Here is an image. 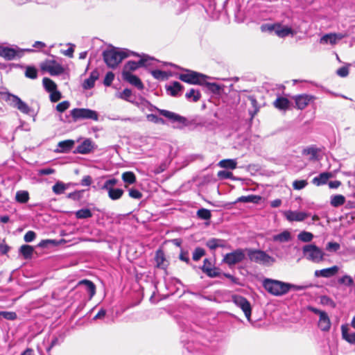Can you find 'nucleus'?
Instances as JSON below:
<instances>
[{
	"instance_id": "13",
	"label": "nucleus",
	"mask_w": 355,
	"mask_h": 355,
	"mask_svg": "<svg viewBox=\"0 0 355 355\" xmlns=\"http://www.w3.org/2000/svg\"><path fill=\"white\" fill-rule=\"evenodd\" d=\"M268 30L274 31L279 37H285L289 35H293L295 34L291 28L279 24L268 26Z\"/></svg>"
},
{
	"instance_id": "6",
	"label": "nucleus",
	"mask_w": 355,
	"mask_h": 355,
	"mask_svg": "<svg viewBox=\"0 0 355 355\" xmlns=\"http://www.w3.org/2000/svg\"><path fill=\"white\" fill-rule=\"evenodd\" d=\"M304 257L314 263H320L324 260V252L313 244L306 245L302 249Z\"/></svg>"
},
{
	"instance_id": "52",
	"label": "nucleus",
	"mask_w": 355,
	"mask_h": 355,
	"mask_svg": "<svg viewBox=\"0 0 355 355\" xmlns=\"http://www.w3.org/2000/svg\"><path fill=\"white\" fill-rule=\"evenodd\" d=\"M308 182L305 180H296L293 182V187L295 190H301L306 187Z\"/></svg>"
},
{
	"instance_id": "33",
	"label": "nucleus",
	"mask_w": 355,
	"mask_h": 355,
	"mask_svg": "<svg viewBox=\"0 0 355 355\" xmlns=\"http://www.w3.org/2000/svg\"><path fill=\"white\" fill-rule=\"evenodd\" d=\"M201 270L204 273H205L208 277L214 278L219 277L220 275V269L216 267H207L206 266H202L201 267Z\"/></svg>"
},
{
	"instance_id": "44",
	"label": "nucleus",
	"mask_w": 355,
	"mask_h": 355,
	"mask_svg": "<svg viewBox=\"0 0 355 355\" xmlns=\"http://www.w3.org/2000/svg\"><path fill=\"white\" fill-rule=\"evenodd\" d=\"M42 83L44 87L49 92H51L57 89L56 84L49 78H44L42 80Z\"/></svg>"
},
{
	"instance_id": "5",
	"label": "nucleus",
	"mask_w": 355,
	"mask_h": 355,
	"mask_svg": "<svg viewBox=\"0 0 355 355\" xmlns=\"http://www.w3.org/2000/svg\"><path fill=\"white\" fill-rule=\"evenodd\" d=\"M185 71V73H180L178 78L191 85H204L206 83V80L209 78L207 76L197 71L189 69H186Z\"/></svg>"
},
{
	"instance_id": "60",
	"label": "nucleus",
	"mask_w": 355,
	"mask_h": 355,
	"mask_svg": "<svg viewBox=\"0 0 355 355\" xmlns=\"http://www.w3.org/2000/svg\"><path fill=\"white\" fill-rule=\"evenodd\" d=\"M340 248L339 243L336 242H329L326 245V250L329 252H336Z\"/></svg>"
},
{
	"instance_id": "26",
	"label": "nucleus",
	"mask_w": 355,
	"mask_h": 355,
	"mask_svg": "<svg viewBox=\"0 0 355 355\" xmlns=\"http://www.w3.org/2000/svg\"><path fill=\"white\" fill-rule=\"evenodd\" d=\"M319 151L320 149L318 148H317L314 145H311L303 149L302 155L309 156L310 160H315L318 157V154Z\"/></svg>"
},
{
	"instance_id": "23",
	"label": "nucleus",
	"mask_w": 355,
	"mask_h": 355,
	"mask_svg": "<svg viewBox=\"0 0 355 355\" xmlns=\"http://www.w3.org/2000/svg\"><path fill=\"white\" fill-rule=\"evenodd\" d=\"M318 326L322 331H329L331 328V321L327 313L320 315L319 318Z\"/></svg>"
},
{
	"instance_id": "62",
	"label": "nucleus",
	"mask_w": 355,
	"mask_h": 355,
	"mask_svg": "<svg viewBox=\"0 0 355 355\" xmlns=\"http://www.w3.org/2000/svg\"><path fill=\"white\" fill-rule=\"evenodd\" d=\"M36 237V234L35 232L33 231H28L24 236V239L26 242L27 243H30V242H32Z\"/></svg>"
},
{
	"instance_id": "53",
	"label": "nucleus",
	"mask_w": 355,
	"mask_h": 355,
	"mask_svg": "<svg viewBox=\"0 0 355 355\" xmlns=\"http://www.w3.org/2000/svg\"><path fill=\"white\" fill-rule=\"evenodd\" d=\"M131 96L132 91L129 89H125L122 92L117 94L118 98L130 102H132V101L130 99Z\"/></svg>"
},
{
	"instance_id": "45",
	"label": "nucleus",
	"mask_w": 355,
	"mask_h": 355,
	"mask_svg": "<svg viewBox=\"0 0 355 355\" xmlns=\"http://www.w3.org/2000/svg\"><path fill=\"white\" fill-rule=\"evenodd\" d=\"M313 235L312 233L302 231L297 235V239L302 242H310L312 241Z\"/></svg>"
},
{
	"instance_id": "37",
	"label": "nucleus",
	"mask_w": 355,
	"mask_h": 355,
	"mask_svg": "<svg viewBox=\"0 0 355 355\" xmlns=\"http://www.w3.org/2000/svg\"><path fill=\"white\" fill-rule=\"evenodd\" d=\"M69 184H64L62 182H57L52 187L53 193L56 195L64 193V191L69 188Z\"/></svg>"
},
{
	"instance_id": "15",
	"label": "nucleus",
	"mask_w": 355,
	"mask_h": 355,
	"mask_svg": "<svg viewBox=\"0 0 355 355\" xmlns=\"http://www.w3.org/2000/svg\"><path fill=\"white\" fill-rule=\"evenodd\" d=\"M296 107L299 110H304L306 106L315 99V97L309 94H300L293 97Z\"/></svg>"
},
{
	"instance_id": "21",
	"label": "nucleus",
	"mask_w": 355,
	"mask_h": 355,
	"mask_svg": "<svg viewBox=\"0 0 355 355\" xmlns=\"http://www.w3.org/2000/svg\"><path fill=\"white\" fill-rule=\"evenodd\" d=\"M99 77V73L97 70L92 71L88 78L85 79L83 83V87L85 89H90L94 87L95 82Z\"/></svg>"
},
{
	"instance_id": "30",
	"label": "nucleus",
	"mask_w": 355,
	"mask_h": 355,
	"mask_svg": "<svg viewBox=\"0 0 355 355\" xmlns=\"http://www.w3.org/2000/svg\"><path fill=\"white\" fill-rule=\"evenodd\" d=\"M342 337L347 343L352 345H355V332L349 333L347 328L343 325L341 327Z\"/></svg>"
},
{
	"instance_id": "59",
	"label": "nucleus",
	"mask_w": 355,
	"mask_h": 355,
	"mask_svg": "<svg viewBox=\"0 0 355 355\" xmlns=\"http://www.w3.org/2000/svg\"><path fill=\"white\" fill-rule=\"evenodd\" d=\"M50 93V100L53 103L58 102L62 98L61 93L59 91H58L57 89L51 92Z\"/></svg>"
},
{
	"instance_id": "41",
	"label": "nucleus",
	"mask_w": 355,
	"mask_h": 355,
	"mask_svg": "<svg viewBox=\"0 0 355 355\" xmlns=\"http://www.w3.org/2000/svg\"><path fill=\"white\" fill-rule=\"evenodd\" d=\"M345 202L344 196L338 194L331 197V205L334 207H338L343 205Z\"/></svg>"
},
{
	"instance_id": "7",
	"label": "nucleus",
	"mask_w": 355,
	"mask_h": 355,
	"mask_svg": "<svg viewBox=\"0 0 355 355\" xmlns=\"http://www.w3.org/2000/svg\"><path fill=\"white\" fill-rule=\"evenodd\" d=\"M157 110L161 115L168 119L171 122L178 123L176 126L177 128L182 129L184 127H187L192 124V121L188 120L186 117L180 116L175 112L166 110Z\"/></svg>"
},
{
	"instance_id": "2",
	"label": "nucleus",
	"mask_w": 355,
	"mask_h": 355,
	"mask_svg": "<svg viewBox=\"0 0 355 355\" xmlns=\"http://www.w3.org/2000/svg\"><path fill=\"white\" fill-rule=\"evenodd\" d=\"M129 56L126 50L117 51L115 49L104 51L103 58L108 67L114 69L125 58Z\"/></svg>"
},
{
	"instance_id": "3",
	"label": "nucleus",
	"mask_w": 355,
	"mask_h": 355,
	"mask_svg": "<svg viewBox=\"0 0 355 355\" xmlns=\"http://www.w3.org/2000/svg\"><path fill=\"white\" fill-rule=\"evenodd\" d=\"M0 100L5 101L9 105L24 114H29L31 112V108L20 98L8 92L0 91Z\"/></svg>"
},
{
	"instance_id": "16",
	"label": "nucleus",
	"mask_w": 355,
	"mask_h": 355,
	"mask_svg": "<svg viewBox=\"0 0 355 355\" xmlns=\"http://www.w3.org/2000/svg\"><path fill=\"white\" fill-rule=\"evenodd\" d=\"M122 78L124 80L135 86L139 90H142L144 85L139 78L132 73L122 72Z\"/></svg>"
},
{
	"instance_id": "32",
	"label": "nucleus",
	"mask_w": 355,
	"mask_h": 355,
	"mask_svg": "<svg viewBox=\"0 0 355 355\" xmlns=\"http://www.w3.org/2000/svg\"><path fill=\"white\" fill-rule=\"evenodd\" d=\"M291 240V234L287 230H285V231L282 232V233L275 234L272 236L273 241H277V242H280V243L288 242Z\"/></svg>"
},
{
	"instance_id": "8",
	"label": "nucleus",
	"mask_w": 355,
	"mask_h": 355,
	"mask_svg": "<svg viewBox=\"0 0 355 355\" xmlns=\"http://www.w3.org/2000/svg\"><path fill=\"white\" fill-rule=\"evenodd\" d=\"M70 113L73 121L79 119H92L96 121L98 120L97 112L87 108H74Z\"/></svg>"
},
{
	"instance_id": "57",
	"label": "nucleus",
	"mask_w": 355,
	"mask_h": 355,
	"mask_svg": "<svg viewBox=\"0 0 355 355\" xmlns=\"http://www.w3.org/2000/svg\"><path fill=\"white\" fill-rule=\"evenodd\" d=\"M114 73L112 71L107 72L105 76V78L103 80V84L107 87L110 86L112 83V81L114 80Z\"/></svg>"
},
{
	"instance_id": "25",
	"label": "nucleus",
	"mask_w": 355,
	"mask_h": 355,
	"mask_svg": "<svg viewBox=\"0 0 355 355\" xmlns=\"http://www.w3.org/2000/svg\"><path fill=\"white\" fill-rule=\"evenodd\" d=\"M77 286H83L91 297L95 295L96 286L92 281L87 279L81 280L78 283Z\"/></svg>"
},
{
	"instance_id": "64",
	"label": "nucleus",
	"mask_w": 355,
	"mask_h": 355,
	"mask_svg": "<svg viewBox=\"0 0 355 355\" xmlns=\"http://www.w3.org/2000/svg\"><path fill=\"white\" fill-rule=\"evenodd\" d=\"M55 172V169L51 168H42L38 171L39 175H48L53 174Z\"/></svg>"
},
{
	"instance_id": "36",
	"label": "nucleus",
	"mask_w": 355,
	"mask_h": 355,
	"mask_svg": "<svg viewBox=\"0 0 355 355\" xmlns=\"http://www.w3.org/2000/svg\"><path fill=\"white\" fill-rule=\"evenodd\" d=\"M185 97L188 101L197 102L201 98V94L199 90L192 88L186 93Z\"/></svg>"
},
{
	"instance_id": "35",
	"label": "nucleus",
	"mask_w": 355,
	"mask_h": 355,
	"mask_svg": "<svg viewBox=\"0 0 355 355\" xmlns=\"http://www.w3.org/2000/svg\"><path fill=\"white\" fill-rule=\"evenodd\" d=\"M122 180L125 184V187L127 188L128 185L132 184L136 182V176L132 171L124 172L121 175Z\"/></svg>"
},
{
	"instance_id": "1",
	"label": "nucleus",
	"mask_w": 355,
	"mask_h": 355,
	"mask_svg": "<svg viewBox=\"0 0 355 355\" xmlns=\"http://www.w3.org/2000/svg\"><path fill=\"white\" fill-rule=\"evenodd\" d=\"M263 286L269 293L275 296L284 295L291 289L299 291L303 288L301 286H297L271 279H264L263 282Z\"/></svg>"
},
{
	"instance_id": "17",
	"label": "nucleus",
	"mask_w": 355,
	"mask_h": 355,
	"mask_svg": "<svg viewBox=\"0 0 355 355\" xmlns=\"http://www.w3.org/2000/svg\"><path fill=\"white\" fill-rule=\"evenodd\" d=\"M64 338L65 333L63 331H58L54 334L49 345L46 348L47 353L49 354L53 347L61 345L64 342Z\"/></svg>"
},
{
	"instance_id": "19",
	"label": "nucleus",
	"mask_w": 355,
	"mask_h": 355,
	"mask_svg": "<svg viewBox=\"0 0 355 355\" xmlns=\"http://www.w3.org/2000/svg\"><path fill=\"white\" fill-rule=\"evenodd\" d=\"M309 214L303 211H288L285 212V216L289 221H303Z\"/></svg>"
},
{
	"instance_id": "38",
	"label": "nucleus",
	"mask_w": 355,
	"mask_h": 355,
	"mask_svg": "<svg viewBox=\"0 0 355 355\" xmlns=\"http://www.w3.org/2000/svg\"><path fill=\"white\" fill-rule=\"evenodd\" d=\"M206 245L210 250H215L217 248H223L225 246L224 241L223 240L218 239H211L208 240L206 243Z\"/></svg>"
},
{
	"instance_id": "48",
	"label": "nucleus",
	"mask_w": 355,
	"mask_h": 355,
	"mask_svg": "<svg viewBox=\"0 0 355 355\" xmlns=\"http://www.w3.org/2000/svg\"><path fill=\"white\" fill-rule=\"evenodd\" d=\"M25 76L28 78L35 79L37 77V69L34 67H27L25 71Z\"/></svg>"
},
{
	"instance_id": "47",
	"label": "nucleus",
	"mask_w": 355,
	"mask_h": 355,
	"mask_svg": "<svg viewBox=\"0 0 355 355\" xmlns=\"http://www.w3.org/2000/svg\"><path fill=\"white\" fill-rule=\"evenodd\" d=\"M140 61H144V64H141V67H148L150 66H153L155 62H157L153 58H151L148 55H144L140 59Z\"/></svg>"
},
{
	"instance_id": "28",
	"label": "nucleus",
	"mask_w": 355,
	"mask_h": 355,
	"mask_svg": "<svg viewBox=\"0 0 355 355\" xmlns=\"http://www.w3.org/2000/svg\"><path fill=\"white\" fill-rule=\"evenodd\" d=\"M75 142L73 140H65L58 143V151L60 153H67L73 147Z\"/></svg>"
},
{
	"instance_id": "54",
	"label": "nucleus",
	"mask_w": 355,
	"mask_h": 355,
	"mask_svg": "<svg viewBox=\"0 0 355 355\" xmlns=\"http://www.w3.org/2000/svg\"><path fill=\"white\" fill-rule=\"evenodd\" d=\"M0 317L8 320H14L17 318V314L12 311H0Z\"/></svg>"
},
{
	"instance_id": "10",
	"label": "nucleus",
	"mask_w": 355,
	"mask_h": 355,
	"mask_svg": "<svg viewBox=\"0 0 355 355\" xmlns=\"http://www.w3.org/2000/svg\"><path fill=\"white\" fill-rule=\"evenodd\" d=\"M245 250L239 248L232 252L226 254L223 259V262L232 267L239 263L242 262L245 258Z\"/></svg>"
},
{
	"instance_id": "39",
	"label": "nucleus",
	"mask_w": 355,
	"mask_h": 355,
	"mask_svg": "<svg viewBox=\"0 0 355 355\" xmlns=\"http://www.w3.org/2000/svg\"><path fill=\"white\" fill-rule=\"evenodd\" d=\"M236 161L235 159H223L220 161L218 163V166L220 167L227 169H234L236 168Z\"/></svg>"
},
{
	"instance_id": "61",
	"label": "nucleus",
	"mask_w": 355,
	"mask_h": 355,
	"mask_svg": "<svg viewBox=\"0 0 355 355\" xmlns=\"http://www.w3.org/2000/svg\"><path fill=\"white\" fill-rule=\"evenodd\" d=\"M128 191L129 196L132 198L139 200L142 198V193L137 189H130Z\"/></svg>"
},
{
	"instance_id": "51",
	"label": "nucleus",
	"mask_w": 355,
	"mask_h": 355,
	"mask_svg": "<svg viewBox=\"0 0 355 355\" xmlns=\"http://www.w3.org/2000/svg\"><path fill=\"white\" fill-rule=\"evenodd\" d=\"M150 73L157 80H164L167 78L166 73L162 70H152L150 71Z\"/></svg>"
},
{
	"instance_id": "27",
	"label": "nucleus",
	"mask_w": 355,
	"mask_h": 355,
	"mask_svg": "<svg viewBox=\"0 0 355 355\" xmlns=\"http://www.w3.org/2000/svg\"><path fill=\"white\" fill-rule=\"evenodd\" d=\"M143 64L144 61H140V60L138 62L130 60L125 64L122 72L131 73L141 67V64Z\"/></svg>"
},
{
	"instance_id": "24",
	"label": "nucleus",
	"mask_w": 355,
	"mask_h": 355,
	"mask_svg": "<svg viewBox=\"0 0 355 355\" xmlns=\"http://www.w3.org/2000/svg\"><path fill=\"white\" fill-rule=\"evenodd\" d=\"M261 200V197L260 196L257 195H249V196H243L238 198L233 204H236L237 202H252L254 204H259Z\"/></svg>"
},
{
	"instance_id": "20",
	"label": "nucleus",
	"mask_w": 355,
	"mask_h": 355,
	"mask_svg": "<svg viewBox=\"0 0 355 355\" xmlns=\"http://www.w3.org/2000/svg\"><path fill=\"white\" fill-rule=\"evenodd\" d=\"M333 177L330 172H323L312 180V183L315 186H321L327 183L328 180Z\"/></svg>"
},
{
	"instance_id": "50",
	"label": "nucleus",
	"mask_w": 355,
	"mask_h": 355,
	"mask_svg": "<svg viewBox=\"0 0 355 355\" xmlns=\"http://www.w3.org/2000/svg\"><path fill=\"white\" fill-rule=\"evenodd\" d=\"M205 254V250L200 247L196 248L193 252V260L195 261H199Z\"/></svg>"
},
{
	"instance_id": "22",
	"label": "nucleus",
	"mask_w": 355,
	"mask_h": 355,
	"mask_svg": "<svg viewBox=\"0 0 355 355\" xmlns=\"http://www.w3.org/2000/svg\"><path fill=\"white\" fill-rule=\"evenodd\" d=\"M17 55V51L12 48L0 46V56L7 60H13Z\"/></svg>"
},
{
	"instance_id": "55",
	"label": "nucleus",
	"mask_w": 355,
	"mask_h": 355,
	"mask_svg": "<svg viewBox=\"0 0 355 355\" xmlns=\"http://www.w3.org/2000/svg\"><path fill=\"white\" fill-rule=\"evenodd\" d=\"M70 107V103L68 101H64L56 105V110L58 112H64Z\"/></svg>"
},
{
	"instance_id": "11",
	"label": "nucleus",
	"mask_w": 355,
	"mask_h": 355,
	"mask_svg": "<svg viewBox=\"0 0 355 355\" xmlns=\"http://www.w3.org/2000/svg\"><path fill=\"white\" fill-rule=\"evenodd\" d=\"M117 183L115 178L109 179L104 183L102 189L107 191L108 196L112 200H116L121 198L123 194V190L121 189L114 188Z\"/></svg>"
},
{
	"instance_id": "14",
	"label": "nucleus",
	"mask_w": 355,
	"mask_h": 355,
	"mask_svg": "<svg viewBox=\"0 0 355 355\" xmlns=\"http://www.w3.org/2000/svg\"><path fill=\"white\" fill-rule=\"evenodd\" d=\"M94 148V144L93 141L90 139H86L76 148L73 153L86 155L92 152Z\"/></svg>"
},
{
	"instance_id": "49",
	"label": "nucleus",
	"mask_w": 355,
	"mask_h": 355,
	"mask_svg": "<svg viewBox=\"0 0 355 355\" xmlns=\"http://www.w3.org/2000/svg\"><path fill=\"white\" fill-rule=\"evenodd\" d=\"M197 216L201 219L209 220L211 218V214L209 209L202 208L198 210Z\"/></svg>"
},
{
	"instance_id": "42",
	"label": "nucleus",
	"mask_w": 355,
	"mask_h": 355,
	"mask_svg": "<svg viewBox=\"0 0 355 355\" xmlns=\"http://www.w3.org/2000/svg\"><path fill=\"white\" fill-rule=\"evenodd\" d=\"M15 200L19 203H26L29 200V193L27 191H18L16 193Z\"/></svg>"
},
{
	"instance_id": "58",
	"label": "nucleus",
	"mask_w": 355,
	"mask_h": 355,
	"mask_svg": "<svg viewBox=\"0 0 355 355\" xmlns=\"http://www.w3.org/2000/svg\"><path fill=\"white\" fill-rule=\"evenodd\" d=\"M84 191H76L74 192L69 193L67 196V198L72 199L73 200H79L83 198Z\"/></svg>"
},
{
	"instance_id": "9",
	"label": "nucleus",
	"mask_w": 355,
	"mask_h": 355,
	"mask_svg": "<svg viewBox=\"0 0 355 355\" xmlns=\"http://www.w3.org/2000/svg\"><path fill=\"white\" fill-rule=\"evenodd\" d=\"M40 68L51 76H59L64 72V68L55 60H46L42 62Z\"/></svg>"
},
{
	"instance_id": "40",
	"label": "nucleus",
	"mask_w": 355,
	"mask_h": 355,
	"mask_svg": "<svg viewBox=\"0 0 355 355\" xmlns=\"http://www.w3.org/2000/svg\"><path fill=\"white\" fill-rule=\"evenodd\" d=\"M33 251L34 248L28 245H23L19 249L20 254L26 259L31 258Z\"/></svg>"
},
{
	"instance_id": "12",
	"label": "nucleus",
	"mask_w": 355,
	"mask_h": 355,
	"mask_svg": "<svg viewBox=\"0 0 355 355\" xmlns=\"http://www.w3.org/2000/svg\"><path fill=\"white\" fill-rule=\"evenodd\" d=\"M232 301L243 311L247 320L250 322L252 307L250 302L245 297L236 295L232 296Z\"/></svg>"
},
{
	"instance_id": "31",
	"label": "nucleus",
	"mask_w": 355,
	"mask_h": 355,
	"mask_svg": "<svg viewBox=\"0 0 355 355\" xmlns=\"http://www.w3.org/2000/svg\"><path fill=\"white\" fill-rule=\"evenodd\" d=\"M274 106L279 110H286L290 105V101L285 97H278L273 103Z\"/></svg>"
},
{
	"instance_id": "4",
	"label": "nucleus",
	"mask_w": 355,
	"mask_h": 355,
	"mask_svg": "<svg viewBox=\"0 0 355 355\" xmlns=\"http://www.w3.org/2000/svg\"><path fill=\"white\" fill-rule=\"evenodd\" d=\"M245 250L249 259L252 262L263 266H271L275 262V259L270 256L265 251L251 248H247Z\"/></svg>"
},
{
	"instance_id": "63",
	"label": "nucleus",
	"mask_w": 355,
	"mask_h": 355,
	"mask_svg": "<svg viewBox=\"0 0 355 355\" xmlns=\"http://www.w3.org/2000/svg\"><path fill=\"white\" fill-rule=\"evenodd\" d=\"M205 85H206L207 86L209 89H210L211 92H213L214 93L219 92V91L220 89V87L215 83H207L206 81V83Z\"/></svg>"
},
{
	"instance_id": "56",
	"label": "nucleus",
	"mask_w": 355,
	"mask_h": 355,
	"mask_svg": "<svg viewBox=\"0 0 355 355\" xmlns=\"http://www.w3.org/2000/svg\"><path fill=\"white\" fill-rule=\"evenodd\" d=\"M146 117L149 121L153 122L155 123L164 124L165 123V121L162 118H160L153 114H148Z\"/></svg>"
},
{
	"instance_id": "29",
	"label": "nucleus",
	"mask_w": 355,
	"mask_h": 355,
	"mask_svg": "<svg viewBox=\"0 0 355 355\" xmlns=\"http://www.w3.org/2000/svg\"><path fill=\"white\" fill-rule=\"evenodd\" d=\"M340 39H341V36H338L336 34H333V33L326 34L320 38V42L321 44L329 43L331 44H335L336 43L337 40H340Z\"/></svg>"
},
{
	"instance_id": "34",
	"label": "nucleus",
	"mask_w": 355,
	"mask_h": 355,
	"mask_svg": "<svg viewBox=\"0 0 355 355\" xmlns=\"http://www.w3.org/2000/svg\"><path fill=\"white\" fill-rule=\"evenodd\" d=\"M184 87L177 81L173 82L169 86L166 87V90L170 93L172 96H176L179 92L182 90Z\"/></svg>"
},
{
	"instance_id": "46",
	"label": "nucleus",
	"mask_w": 355,
	"mask_h": 355,
	"mask_svg": "<svg viewBox=\"0 0 355 355\" xmlns=\"http://www.w3.org/2000/svg\"><path fill=\"white\" fill-rule=\"evenodd\" d=\"M338 282L340 284H343L347 286H352L354 284V280L352 277L348 275H345L338 279Z\"/></svg>"
},
{
	"instance_id": "18",
	"label": "nucleus",
	"mask_w": 355,
	"mask_h": 355,
	"mask_svg": "<svg viewBox=\"0 0 355 355\" xmlns=\"http://www.w3.org/2000/svg\"><path fill=\"white\" fill-rule=\"evenodd\" d=\"M339 270V267L334 266L331 268H324L322 270H317L315 271V276L317 277H322L329 278L336 275Z\"/></svg>"
},
{
	"instance_id": "43",
	"label": "nucleus",
	"mask_w": 355,
	"mask_h": 355,
	"mask_svg": "<svg viewBox=\"0 0 355 355\" xmlns=\"http://www.w3.org/2000/svg\"><path fill=\"white\" fill-rule=\"evenodd\" d=\"M75 215L78 219H85L91 218L92 216V213L90 209L85 208L78 210L76 211Z\"/></svg>"
}]
</instances>
